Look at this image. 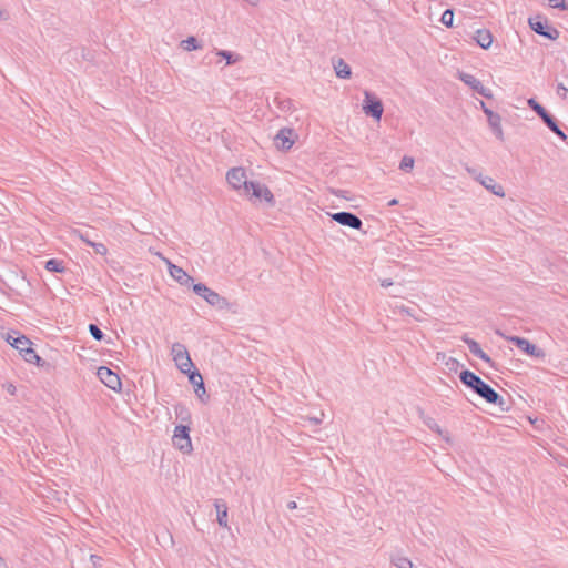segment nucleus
I'll return each instance as SVG.
<instances>
[{
    "label": "nucleus",
    "instance_id": "obj_45",
    "mask_svg": "<svg viewBox=\"0 0 568 568\" xmlns=\"http://www.w3.org/2000/svg\"><path fill=\"white\" fill-rule=\"evenodd\" d=\"M296 507H297V505H296V503H295V501H290V503L287 504V508H288V509H295Z\"/></svg>",
    "mask_w": 568,
    "mask_h": 568
},
{
    "label": "nucleus",
    "instance_id": "obj_44",
    "mask_svg": "<svg viewBox=\"0 0 568 568\" xmlns=\"http://www.w3.org/2000/svg\"><path fill=\"white\" fill-rule=\"evenodd\" d=\"M7 390H8V393H10L11 395H14V393H16V386H14V385H12V384H9V385H7Z\"/></svg>",
    "mask_w": 568,
    "mask_h": 568
},
{
    "label": "nucleus",
    "instance_id": "obj_48",
    "mask_svg": "<svg viewBox=\"0 0 568 568\" xmlns=\"http://www.w3.org/2000/svg\"><path fill=\"white\" fill-rule=\"evenodd\" d=\"M398 204V201L396 199H393L392 201H389L388 205H396Z\"/></svg>",
    "mask_w": 568,
    "mask_h": 568
},
{
    "label": "nucleus",
    "instance_id": "obj_16",
    "mask_svg": "<svg viewBox=\"0 0 568 568\" xmlns=\"http://www.w3.org/2000/svg\"><path fill=\"white\" fill-rule=\"evenodd\" d=\"M544 123L547 125V128L554 132L557 136H559L562 140L567 139V135L564 133V131L559 128L557 124V121L555 118L547 112V110L540 115Z\"/></svg>",
    "mask_w": 568,
    "mask_h": 568
},
{
    "label": "nucleus",
    "instance_id": "obj_34",
    "mask_svg": "<svg viewBox=\"0 0 568 568\" xmlns=\"http://www.w3.org/2000/svg\"><path fill=\"white\" fill-rule=\"evenodd\" d=\"M89 332L92 337L97 341H101L103 338V332L94 324L89 325Z\"/></svg>",
    "mask_w": 568,
    "mask_h": 568
},
{
    "label": "nucleus",
    "instance_id": "obj_4",
    "mask_svg": "<svg viewBox=\"0 0 568 568\" xmlns=\"http://www.w3.org/2000/svg\"><path fill=\"white\" fill-rule=\"evenodd\" d=\"M173 446L183 454H190L193 449L187 425H178L172 437Z\"/></svg>",
    "mask_w": 568,
    "mask_h": 568
},
{
    "label": "nucleus",
    "instance_id": "obj_11",
    "mask_svg": "<svg viewBox=\"0 0 568 568\" xmlns=\"http://www.w3.org/2000/svg\"><path fill=\"white\" fill-rule=\"evenodd\" d=\"M97 375L99 379L110 389L120 390L121 389V379L112 372L110 368L105 366H101L98 368Z\"/></svg>",
    "mask_w": 568,
    "mask_h": 568
},
{
    "label": "nucleus",
    "instance_id": "obj_15",
    "mask_svg": "<svg viewBox=\"0 0 568 568\" xmlns=\"http://www.w3.org/2000/svg\"><path fill=\"white\" fill-rule=\"evenodd\" d=\"M468 173H470L483 186H485L487 190L491 191V193L497 194V185L495 183V180L490 176L483 175L481 173H478L476 169L467 168Z\"/></svg>",
    "mask_w": 568,
    "mask_h": 568
},
{
    "label": "nucleus",
    "instance_id": "obj_23",
    "mask_svg": "<svg viewBox=\"0 0 568 568\" xmlns=\"http://www.w3.org/2000/svg\"><path fill=\"white\" fill-rule=\"evenodd\" d=\"M176 417L183 423L191 422V412L184 404H176L174 406Z\"/></svg>",
    "mask_w": 568,
    "mask_h": 568
},
{
    "label": "nucleus",
    "instance_id": "obj_27",
    "mask_svg": "<svg viewBox=\"0 0 568 568\" xmlns=\"http://www.w3.org/2000/svg\"><path fill=\"white\" fill-rule=\"evenodd\" d=\"M393 565L397 568H413V562L404 556H395L392 558Z\"/></svg>",
    "mask_w": 568,
    "mask_h": 568
},
{
    "label": "nucleus",
    "instance_id": "obj_24",
    "mask_svg": "<svg viewBox=\"0 0 568 568\" xmlns=\"http://www.w3.org/2000/svg\"><path fill=\"white\" fill-rule=\"evenodd\" d=\"M31 341L27 338L24 335L17 336L13 342L11 343V346L14 347L22 354L24 351H27L31 346Z\"/></svg>",
    "mask_w": 568,
    "mask_h": 568
},
{
    "label": "nucleus",
    "instance_id": "obj_33",
    "mask_svg": "<svg viewBox=\"0 0 568 568\" xmlns=\"http://www.w3.org/2000/svg\"><path fill=\"white\" fill-rule=\"evenodd\" d=\"M529 108L534 110L539 116L546 111V109L538 103L534 98L528 99L527 101Z\"/></svg>",
    "mask_w": 568,
    "mask_h": 568
},
{
    "label": "nucleus",
    "instance_id": "obj_43",
    "mask_svg": "<svg viewBox=\"0 0 568 568\" xmlns=\"http://www.w3.org/2000/svg\"><path fill=\"white\" fill-rule=\"evenodd\" d=\"M381 285H382L383 287H388V286H392V285H393V282H392L390 280H388V278H385V280H382V281H381Z\"/></svg>",
    "mask_w": 568,
    "mask_h": 568
},
{
    "label": "nucleus",
    "instance_id": "obj_25",
    "mask_svg": "<svg viewBox=\"0 0 568 568\" xmlns=\"http://www.w3.org/2000/svg\"><path fill=\"white\" fill-rule=\"evenodd\" d=\"M180 45L185 51H193V50L202 49V45L200 44L197 39L193 36L186 38L185 40H182Z\"/></svg>",
    "mask_w": 568,
    "mask_h": 568
},
{
    "label": "nucleus",
    "instance_id": "obj_9",
    "mask_svg": "<svg viewBox=\"0 0 568 568\" xmlns=\"http://www.w3.org/2000/svg\"><path fill=\"white\" fill-rule=\"evenodd\" d=\"M363 111L365 112V114L371 115L376 120H381L384 111L382 101L373 93L365 91Z\"/></svg>",
    "mask_w": 568,
    "mask_h": 568
},
{
    "label": "nucleus",
    "instance_id": "obj_42",
    "mask_svg": "<svg viewBox=\"0 0 568 568\" xmlns=\"http://www.w3.org/2000/svg\"><path fill=\"white\" fill-rule=\"evenodd\" d=\"M428 427L430 429H433L434 432L438 433V434H442V429L440 427L438 426V424H436L435 422H429L428 424Z\"/></svg>",
    "mask_w": 568,
    "mask_h": 568
},
{
    "label": "nucleus",
    "instance_id": "obj_41",
    "mask_svg": "<svg viewBox=\"0 0 568 568\" xmlns=\"http://www.w3.org/2000/svg\"><path fill=\"white\" fill-rule=\"evenodd\" d=\"M90 559H91V561H92V564H93V566H94V567H97V568H100V567H101V560H102V559H101L99 556L91 555V556H90Z\"/></svg>",
    "mask_w": 568,
    "mask_h": 568
},
{
    "label": "nucleus",
    "instance_id": "obj_19",
    "mask_svg": "<svg viewBox=\"0 0 568 568\" xmlns=\"http://www.w3.org/2000/svg\"><path fill=\"white\" fill-rule=\"evenodd\" d=\"M474 40L480 45L483 49H487L493 43V34L489 30L479 29L476 31L474 36Z\"/></svg>",
    "mask_w": 568,
    "mask_h": 568
},
{
    "label": "nucleus",
    "instance_id": "obj_35",
    "mask_svg": "<svg viewBox=\"0 0 568 568\" xmlns=\"http://www.w3.org/2000/svg\"><path fill=\"white\" fill-rule=\"evenodd\" d=\"M90 246L94 250V252L99 255H106L108 248L103 243H90Z\"/></svg>",
    "mask_w": 568,
    "mask_h": 568
},
{
    "label": "nucleus",
    "instance_id": "obj_32",
    "mask_svg": "<svg viewBox=\"0 0 568 568\" xmlns=\"http://www.w3.org/2000/svg\"><path fill=\"white\" fill-rule=\"evenodd\" d=\"M454 20V12L450 9H447L443 12L440 22L446 27H452Z\"/></svg>",
    "mask_w": 568,
    "mask_h": 568
},
{
    "label": "nucleus",
    "instance_id": "obj_26",
    "mask_svg": "<svg viewBox=\"0 0 568 568\" xmlns=\"http://www.w3.org/2000/svg\"><path fill=\"white\" fill-rule=\"evenodd\" d=\"M45 268L50 272H58V273L64 271L63 262L60 260H55V258L49 260L45 263Z\"/></svg>",
    "mask_w": 568,
    "mask_h": 568
},
{
    "label": "nucleus",
    "instance_id": "obj_3",
    "mask_svg": "<svg viewBox=\"0 0 568 568\" xmlns=\"http://www.w3.org/2000/svg\"><path fill=\"white\" fill-rule=\"evenodd\" d=\"M226 181L229 185L239 192L240 195H243L250 185V181L247 180L246 172L243 168H233L226 173Z\"/></svg>",
    "mask_w": 568,
    "mask_h": 568
},
{
    "label": "nucleus",
    "instance_id": "obj_36",
    "mask_svg": "<svg viewBox=\"0 0 568 568\" xmlns=\"http://www.w3.org/2000/svg\"><path fill=\"white\" fill-rule=\"evenodd\" d=\"M550 7L552 8H559L561 10H568V4L565 0H548Z\"/></svg>",
    "mask_w": 568,
    "mask_h": 568
},
{
    "label": "nucleus",
    "instance_id": "obj_14",
    "mask_svg": "<svg viewBox=\"0 0 568 568\" xmlns=\"http://www.w3.org/2000/svg\"><path fill=\"white\" fill-rule=\"evenodd\" d=\"M170 275L179 282L181 285H190L193 278L180 266L174 265L170 261H166Z\"/></svg>",
    "mask_w": 568,
    "mask_h": 568
},
{
    "label": "nucleus",
    "instance_id": "obj_37",
    "mask_svg": "<svg viewBox=\"0 0 568 568\" xmlns=\"http://www.w3.org/2000/svg\"><path fill=\"white\" fill-rule=\"evenodd\" d=\"M510 408V400L505 399L501 394H499V410H508Z\"/></svg>",
    "mask_w": 568,
    "mask_h": 568
},
{
    "label": "nucleus",
    "instance_id": "obj_40",
    "mask_svg": "<svg viewBox=\"0 0 568 568\" xmlns=\"http://www.w3.org/2000/svg\"><path fill=\"white\" fill-rule=\"evenodd\" d=\"M17 336H20L17 332H8L4 336L6 341L11 345V343L13 342V339L17 337Z\"/></svg>",
    "mask_w": 568,
    "mask_h": 568
},
{
    "label": "nucleus",
    "instance_id": "obj_6",
    "mask_svg": "<svg viewBox=\"0 0 568 568\" xmlns=\"http://www.w3.org/2000/svg\"><path fill=\"white\" fill-rule=\"evenodd\" d=\"M243 196H246L250 200H263L271 206L274 205V196L272 192L266 185L258 182L251 181L247 191L244 192Z\"/></svg>",
    "mask_w": 568,
    "mask_h": 568
},
{
    "label": "nucleus",
    "instance_id": "obj_20",
    "mask_svg": "<svg viewBox=\"0 0 568 568\" xmlns=\"http://www.w3.org/2000/svg\"><path fill=\"white\" fill-rule=\"evenodd\" d=\"M463 339L468 345L469 352L474 356L479 357L487 363H491L490 357L480 348L479 344L476 341L470 339L468 337H464Z\"/></svg>",
    "mask_w": 568,
    "mask_h": 568
},
{
    "label": "nucleus",
    "instance_id": "obj_21",
    "mask_svg": "<svg viewBox=\"0 0 568 568\" xmlns=\"http://www.w3.org/2000/svg\"><path fill=\"white\" fill-rule=\"evenodd\" d=\"M333 67L336 75L341 79H348L352 74L351 67L341 58L333 60Z\"/></svg>",
    "mask_w": 568,
    "mask_h": 568
},
{
    "label": "nucleus",
    "instance_id": "obj_39",
    "mask_svg": "<svg viewBox=\"0 0 568 568\" xmlns=\"http://www.w3.org/2000/svg\"><path fill=\"white\" fill-rule=\"evenodd\" d=\"M567 92H568V89L562 83H559L557 87V94L565 99L567 95Z\"/></svg>",
    "mask_w": 568,
    "mask_h": 568
},
{
    "label": "nucleus",
    "instance_id": "obj_46",
    "mask_svg": "<svg viewBox=\"0 0 568 568\" xmlns=\"http://www.w3.org/2000/svg\"><path fill=\"white\" fill-rule=\"evenodd\" d=\"M244 1L251 6H257V3H258V0H244Z\"/></svg>",
    "mask_w": 568,
    "mask_h": 568
},
{
    "label": "nucleus",
    "instance_id": "obj_8",
    "mask_svg": "<svg viewBox=\"0 0 568 568\" xmlns=\"http://www.w3.org/2000/svg\"><path fill=\"white\" fill-rule=\"evenodd\" d=\"M499 336L504 337L505 339H507L508 342L513 343L514 345H516L523 353L531 356V357H536V358H540V357H544L545 356V353L541 348H539L538 346H536L535 344H531L528 339L526 338H523V337H518V336H505L504 334H501L499 332Z\"/></svg>",
    "mask_w": 568,
    "mask_h": 568
},
{
    "label": "nucleus",
    "instance_id": "obj_51",
    "mask_svg": "<svg viewBox=\"0 0 568 568\" xmlns=\"http://www.w3.org/2000/svg\"><path fill=\"white\" fill-rule=\"evenodd\" d=\"M3 16V10L0 9V18Z\"/></svg>",
    "mask_w": 568,
    "mask_h": 568
},
{
    "label": "nucleus",
    "instance_id": "obj_18",
    "mask_svg": "<svg viewBox=\"0 0 568 568\" xmlns=\"http://www.w3.org/2000/svg\"><path fill=\"white\" fill-rule=\"evenodd\" d=\"M189 381L194 386V390L199 397H202L205 394V387L203 383V377L197 371H190Z\"/></svg>",
    "mask_w": 568,
    "mask_h": 568
},
{
    "label": "nucleus",
    "instance_id": "obj_2",
    "mask_svg": "<svg viewBox=\"0 0 568 568\" xmlns=\"http://www.w3.org/2000/svg\"><path fill=\"white\" fill-rule=\"evenodd\" d=\"M193 292L205 300L207 304L219 310H227L230 307V303L225 297L221 296L217 292L211 290L205 284H194Z\"/></svg>",
    "mask_w": 568,
    "mask_h": 568
},
{
    "label": "nucleus",
    "instance_id": "obj_12",
    "mask_svg": "<svg viewBox=\"0 0 568 568\" xmlns=\"http://www.w3.org/2000/svg\"><path fill=\"white\" fill-rule=\"evenodd\" d=\"M331 216L333 221L339 223L341 225L348 226L355 230L362 229V220L351 212H337L332 214Z\"/></svg>",
    "mask_w": 568,
    "mask_h": 568
},
{
    "label": "nucleus",
    "instance_id": "obj_17",
    "mask_svg": "<svg viewBox=\"0 0 568 568\" xmlns=\"http://www.w3.org/2000/svg\"><path fill=\"white\" fill-rule=\"evenodd\" d=\"M394 315L408 316L414 318L417 322H422L423 317L413 308L404 305V304H395L392 308Z\"/></svg>",
    "mask_w": 568,
    "mask_h": 568
},
{
    "label": "nucleus",
    "instance_id": "obj_7",
    "mask_svg": "<svg viewBox=\"0 0 568 568\" xmlns=\"http://www.w3.org/2000/svg\"><path fill=\"white\" fill-rule=\"evenodd\" d=\"M529 26L537 34L542 36L550 40H556L559 37V31L548 24L547 19L541 16L529 18Z\"/></svg>",
    "mask_w": 568,
    "mask_h": 568
},
{
    "label": "nucleus",
    "instance_id": "obj_47",
    "mask_svg": "<svg viewBox=\"0 0 568 568\" xmlns=\"http://www.w3.org/2000/svg\"><path fill=\"white\" fill-rule=\"evenodd\" d=\"M310 420L314 424H320L322 422L321 418H317V417H314V418H310Z\"/></svg>",
    "mask_w": 568,
    "mask_h": 568
},
{
    "label": "nucleus",
    "instance_id": "obj_38",
    "mask_svg": "<svg viewBox=\"0 0 568 568\" xmlns=\"http://www.w3.org/2000/svg\"><path fill=\"white\" fill-rule=\"evenodd\" d=\"M73 234L77 235L81 241H83L88 245H90V243H93V241H91L87 234L82 233L79 230L73 231Z\"/></svg>",
    "mask_w": 568,
    "mask_h": 568
},
{
    "label": "nucleus",
    "instance_id": "obj_49",
    "mask_svg": "<svg viewBox=\"0 0 568 568\" xmlns=\"http://www.w3.org/2000/svg\"><path fill=\"white\" fill-rule=\"evenodd\" d=\"M0 568H6V564L1 557H0Z\"/></svg>",
    "mask_w": 568,
    "mask_h": 568
},
{
    "label": "nucleus",
    "instance_id": "obj_31",
    "mask_svg": "<svg viewBox=\"0 0 568 568\" xmlns=\"http://www.w3.org/2000/svg\"><path fill=\"white\" fill-rule=\"evenodd\" d=\"M479 104H480V108L484 110V112L487 114L490 126L493 129H496L497 128V120H496L493 111L490 109H488L483 101H479Z\"/></svg>",
    "mask_w": 568,
    "mask_h": 568
},
{
    "label": "nucleus",
    "instance_id": "obj_50",
    "mask_svg": "<svg viewBox=\"0 0 568 568\" xmlns=\"http://www.w3.org/2000/svg\"><path fill=\"white\" fill-rule=\"evenodd\" d=\"M498 196H499V197H503V196H504V192H500V191H499Z\"/></svg>",
    "mask_w": 568,
    "mask_h": 568
},
{
    "label": "nucleus",
    "instance_id": "obj_10",
    "mask_svg": "<svg viewBox=\"0 0 568 568\" xmlns=\"http://www.w3.org/2000/svg\"><path fill=\"white\" fill-rule=\"evenodd\" d=\"M297 134L293 129L283 128L274 136V144L280 151H288L295 143Z\"/></svg>",
    "mask_w": 568,
    "mask_h": 568
},
{
    "label": "nucleus",
    "instance_id": "obj_29",
    "mask_svg": "<svg viewBox=\"0 0 568 568\" xmlns=\"http://www.w3.org/2000/svg\"><path fill=\"white\" fill-rule=\"evenodd\" d=\"M21 355L23 356L24 361L28 363L39 364V362L41 361V357L38 356L36 351L31 346L27 351H24Z\"/></svg>",
    "mask_w": 568,
    "mask_h": 568
},
{
    "label": "nucleus",
    "instance_id": "obj_13",
    "mask_svg": "<svg viewBox=\"0 0 568 568\" xmlns=\"http://www.w3.org/2000/svg\"><path fill=\"white\" fill-rule=\"evenodd\" d=\"M458 78L467 85H469L473 90L478 92L479 94L491 98L493 94L490 90L486 89L479 80H477L474 75L466 72H458Z\"/></svg>",
    "mask_w": 568,
    "mask_h": 568
},
{
    "label": "nucleus",
    "instance_id": "obj_5",
    "mask_svg": "<svg viewBox=\"0 0 568 568\" xmlns=\"http://www.w3.org/2000/svg\"><path fill=\"white\" fill-rule=\"evenodd\" d=\"M171 354L178 368L182 373H190L193 367V362L186 347L181 343H174L172 345Z\"/></svg>",
    "mask_w": 568,
    "mask_h": 568
},
{
    "label": "nucleus",
    "instance_id": "obj_28",
    "mask_svg": "<svg viewBox=\"0 0 568 568\" xmlns=\"http://www.w3.org/2000/svg\"><path fill=\"white\" fill-rule=\"evenodd\" d=\"M414 164H415V160L413 156L404 155L399 163V170L409 172L413 170Z\"/></svg>",
    "mask_w": 568,
    "mask_h": 568
},
{
    "label": "nucleus",
    "instance_id": "obj_30",
    "mask_svg": "<svg viewBox=\"0 0 568 568\" xmlns=\"http://www.w3.org/2000/svg\"><path fill=\"white\" fill-rule=\"evenodd\" d=\"M216 54L223 59L226 60V64L230 65V64H234L235 62L239 61V57H235L234 58V54L230 51H225V50H220L216 52Z\"/></svg>",
    "mask_w": 568,
    "mask_h": 568
},
{
    "label": "nucleus",
    "instance_id": "obj_22",
    "mask_svg": "<svg viewBox=\"0 0 568 568\" xmlns=\"http://www.w3.org/2000/svg\"><path fill=\"white\" fill-rule=\"evenodd\" d=\"M215 508L217 513V523L221 527H227V507L223 500L215 501Z\"/></svg>",
    "mask_w": 568,
    "mask_h": 568
},
{
    "label": "nucleus",
    "instance_id": "obj_1",
    "mask_svg": "<svg viewBox=\"0 0 568 568\" xmlns=\"http://www.w3.org/2000/svg\"><path fill=\"white\" fill-rule=\"evenodd\" d=\"M460 381L488 403H497V392L486 384L479 376L470 371H463L459 375Z\"/></svg>",
    "mask_w": 568,
    "mask_h": 568
}]
</instances>
